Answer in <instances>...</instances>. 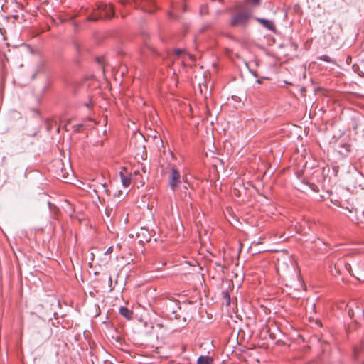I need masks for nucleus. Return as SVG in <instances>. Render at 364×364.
I'll use <instances>...</instances> for the list:
<instances>
[{"mask_svg":"<svg viewBox=\"0 0 364 364\" xmlns=\"http://www.w3.org/2000/svg\"><path fill=\"white\" fill-rule=\"evenodd\" d=\"M229 24L231 27H246L252 16V9L238 5L232 9Z\"/></svg>","mask_w":364,"mask_h":364,"instance_id":"f257e3e1","label":"nucleus"},{"mask_svg":"<svg viewBox=\"0 0 364 364\" xmlns=\"http://www.w3.org/2000/svg\"><path fill=\"white\" fill-rule=\"evenodd\" d=\"M311 318H312V316H309V319H311Z\"/></svg>","mask_w":364,"mask_h":364,"instance_id":"5701e85b","label":"nucleus"},{"mask_svg":"<svg viewBox=\"0 0 364 364\" xmlns=\"http://www.w3.org/2000/svg\"><path fill=\"white\" fill-rule=\"evenodd\" d=\"M112 212V208H110L109 207H106L105 208V213L107 217H110Z\"/></svg>","mask_w":364,"mask_h":364,"instance_id":"4468645a","label":"nucleus"},{"mask_svg":"<svg viewBox=\"0 0 364 364\" xmlns=\"http://www.w3.org/2000/svg\"><path fill=\"white\" fill-rule=\"evenodd\" d=\"M244 2L246 5H249L250 6V9L252 10L260 6L262 0H244Z\"/></svg>","mask_w":364,"mask_h":364,"instance_id":"0eeeda50","label":"nucleus"},{"mask_svg":"<svg viewBox=\"0 0 364 364\" xmlns=\"http://www.w3.org/2000/svg\"><path fill=\"white\" fill-rule=\"evenodd\" d=\"M188 186H189L188 183H187L186 181H185V182H184V185H183V188H182V189H181V191L184 192L185 196H186V195H187V193H186V190L188 189Z\"/></svg>","mask_w":364,"mask_h":364,"instance_id":"ddd939ff","label":"nucleus"},{"mask_svg":"<svg viewBox=\"0 0 364 364\" xmlns=\"http://www.w3.org/2000/svg\"><path fill=\"white\" fill-rule=\"evenodd\" d=\"M169 186L172 191H175L176 188L181 183V177L180 173L175 168L171 170L168 176Z\"/></svg>","mask_w":364,"mask_h":364,"instance_id":"7ed1b4c3","label":"nucleus"},{"mask_svg":"<svg viewBox=\"0 0 364 364\" xmlns=\"http://www.w3.org/2000/svg\"><path fill=\"white\" fill-rule=\"evenodd\" d=\"M144 326H146V325H147L146 321H144Z\"/></svg>","mask_w":364,"mask_h":364,"instance_id":"4be33fe9","label":"nucleus"},{"mask_svg":"<svg viewBox=\"0 0 364 364\" xmlns=\"http://www.w3.org/2000/svg\"><path fill=\"white\" fill-rule=\"evenodd\" d=\"M200 13H201V14H204L207 13V6H204L201 8Z\"/></svg>","mask_w":364,"mask_h":364,"instance_id":"dca6fc26","label":"nucleus"},{"mask_svg":"<svg viewBox=\"0 0 364 364\" xmlns=\"http://www.w3.org/2000/svg\"><path fill=\"white\" fill-rule=\"evenodd\" d=\"M174 53L176 56L179 57L183 54H186V52L183 49L178 48L174 50Z\"/></svg>","mask_w":364,"mask_h":364,"instance_id":"f8f14e48","label":"nucleus"},{"mask_svg":"<svg viewBox=\"0 0 364 364\" xmlns=\"http://www.w3.org/2000/svg\"><path fill=\"white\" fill-rule=\"evenodd\" d=\"M137 236L139 237H141V239L140 240L141 242L144 240L146 242H149L151 240V235L149 230L146 228H141L140 231L137 232Z\"/></svg>","mask_w":364,"mask_h":364,"instance_id":"423d86ee","label":"nucleus"},{"mask_svg":"<svg viewBox=\"0 0 364 364\" xmlns=\"http://www.w3.org/2000/svg\"><path fill=\"white\" fill-rule=\"evenodd\" d=\"M120 178L123 186L128 187L131 183V178L129 176H126L122 171L119 173Z\"/></svg>","mask_w":364,"mask_h":364,"instance_id":"6e6552de","label":"nucleus"},{"mask_svg":"<svg viewBox=\"0 0 364 364\" xmlns=\"http://www.w3.org/2000/svg\"><path fill=\"white\" fill-rule=\"evenodd\" d=\"M251 73L253 74V75H254V76L257 77V74H256V73H255V72H252V71H251Z\"/></svg>","mask_w":364,"mask_h":364,"instance_id":"aec40b11","label":"nucleus"},{"mask_svg":"<svg viewBox=\"0 0 364 364\" xmlns=\"http://www.w3.org/2000/svg\"><path fill=\"white\" fill-rule=\"evenodd\" d=\"M213 359L209 356H200L198 358L197 364H211Z\"/></svg>","mask_w":364,"mask_h":364,"instance_id":"9d476101","label":"nucleus"},{"mask_svg":"<svg viewBox=\"0 0 364 364\" xmlns=\"http://www.w3.org/2000/svg\"><path fill=\"white\" fill-rule=\"evenodd\" d=\"M363 364H364V363H363Z\"/></svg>","mask_w":364,"mask_h":364,"instance_id":"b1692460","label":"nucleus"},{"mask_svg":"<svg viewBox=\"0 0 364 364\" xmlns=\"http://www.w3.org/2000/svg\"><path fill=\"white\" fill-rule=\"evenodd\" d=\"M257 82L258 83H261V80H258Z\"/></svg>","mask_w":364,"mask_h":364,"instance_id":"412c9836","label":"nucleus"},{"mask_svg":"<svg viewBox=\"0 0 364 364\" xmlns=\"http://www.w3.org/2000/svg\"><path fill=\"white\" fill-rule=\"evenodd\" d=\"M227 301V304H229L230 302V298L228 294H227V301Z\"/></svg>","mask_w":364,"mask_h":364,"instance_id":"a211bd4d","label":"nucleus"},{"mask_svg":"<svg viewBox=\"0 0 364 364\" xmlns=\"http://www.w3.org/2000/svg\"><path fill=\"white\" fill-rule=\"evenodd\" d=\"M255 20L267 30L272 31L275 30V26L272 21L262 18H255Z\"/></svg>","mask_w":364,"mask_h":364,"instance_id":"39448f33","label":"nucleus"},{"mask_svg":"<svg viewBox=\"0 0 364 364\" xmlns=\"http://www.w3.org/2000/svg\"><path fill=\"white\" fill-rule=\"evenodd\" d=\"M348 314L350 317L354 316V314L353 313L351 314L350 311H349Z\"/></svg>","mask_w":364,"mask_h":364,"instance_id":"6ab92c4d","label":"nucleus"},{"mask_svg":"<svg viewBox=\"0 0 364 364\" xmlns=\"http://www.w3.org/2000/svg\"><path fill=\"white\" fill-rule=\"evenodd\" d=\"M113 16L114 11L112 6L111 4L101 3L87 17V20L95 21L101 18H110Z\"/></svg>","mask_w":364,"mask_h":364,"instance_id":"f03ea898","label":"nucleus"},{"mask_svg":"<svg viewBox=\"0 0 364 364\" xmlns=\"http://www.w3.org/2000/svg\"><path fill=\"white\" fill-rule=\"evenodd\" d=\"M309 308L310 311H315V310H316V305H315V304L314 303L309 304Z\"/></svg>","mask_w":364,"mask_h":364,"instance_id":"2eb2a0df","label":"nucleus"},{"mask_svg":"<svg viewBox=\"0 0 364 364\" xmlns=\"http://www.w3.org/2000/svg\"><path fill=\"white\" fill-rule=\"evenodd\" d=\"M112 252V247H109L107 251H106V254H109V253H111Z\"/></svg>","mask_w":364,"mask_h":364,"instance_id":"f3484780","label":"nucleus"},{"mask_svg":"<svg viewBox=\"0 0 364 364\" xmlns=\"http://www.w3.org/2000/svg\"><path fill=\"white\" fill-rule=\"evenodd\" d=\"M119 311V314L126 318H129L132 316V312L127 307L121 306Z\"/></svg>","mask_w":364,"mask_h":364,"instance_id":"1a4fd4ad","label":"nucleus"},{"mask_svg":"<svg viewBox=\"0 0 364 364\" xmlns=\"http://www.w3.org/2000/svg\"><path fill=\"white\" fill-rule=\"evenodd\" d=\"M319 59L321 60H323V61H325V62H328V63H331L332 62L331 58L328 55H323L320 56Z\"/></svg>","mask_w":364,"mask_h":364,"instance_id":"9b49d317","label":"nucleus"},{"mask_svg":"<svg viewBox=\"0 0 364 364\" xmlns=\"http://www.w3.org/2000/svg\"><path fill=\"white\" fill-rule=\"evenodd\" d=\"M121 3L123 4H130L134 3L137 6H140L144 11L152 12L151 9L147 8L149 5H152V1L150 0H121Z\"/></svg>","mask_w":364,"mask_h":364,"instance_id":"20e7f679","label":"nucleus"}]
</instances>
